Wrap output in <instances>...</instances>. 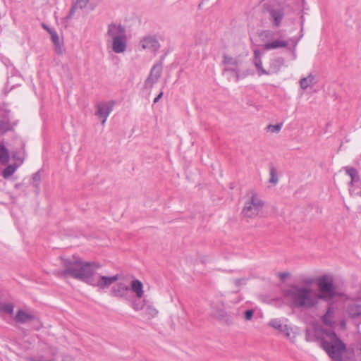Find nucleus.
<instances>
[{"label":"nucleus","mask_w":361,"mask_h":361,"mask_svg":"<svg viewBox=\"0 0 361 361\" xmlns=\"http://www.w3.org/2000/svg\"><path fill=\"white\" fill-rule=\"evenodd\" d=\"M61 261L63 269H56L53 271V274L56 277L70 276L102 290L108 288L113 284L115 278L92 277L90 262L83 261L80 258L74 257L70 259L61 257Z\"/></svg>","instance_id":"nucleus-1"},{"label":"nucleus","mask_w":361,"mask_h":361,"mask_svg":"<svg viewBox=\"0 0 361 361\" xmlns=\"http://www.w3.org/2000/svg\"><path fill=\"white\" fill-rule=\"evenodd\" d=\"M315 334L321 340V345L329 356L334 361H344L343 354L345 344L337 336L333 330H326L322 327L315 329Z\"/></svg>","instance_id":"nucleus-2"},{"label":"nucleus","mask_w":361,"mask_h":361,"mask_svg":"<svg viewBox=\"0 0 361 361\" xmlns=\"http://www.w3.org/2000/svg\"><path fill=\"white\" fill-rule=\"evenodd\" d=\"M286 295L296 308L310 310L315 307L319 302L316 291L305 286L293 285L286 291Z\"/></svg>","instance_id":"nucleus-3"},{"label":"nucleus","mask_w":361,"mask_h":361,"mask_svg":"<svg viewBox=\"0 0 361 361\" xmlns=\"http://www.w3.org/2000/svg\"><path fill=\"white\" fill-rule=\"evenodd\" d=\"M245 201L241 214L243 217L254 219L262 212L264 202L254 191L247 192L245 197Z\"/></svg>","instance_id":"nucleus-4"},{"label":"nucleus","mask_w":361,"mask_h":361,"mask_svg":"<svg viewBox=\"0 0 361 361\" xmlns=\"http://www.w3.org/2000/svg\"><path fill=\"white\" fill-rule=\"evenodd\" d=\"M319 293L316 295L319 300L329 301L338 295V293L334 284L333 279L327 275H323L315 279Z\"/></svg>","instance_id":"nucleus-5"},{"label":"nucleus","mask_w":361,"mask_h":361,"mask_svg":"<svg viewBox=\"0 0 361 361\" xmlns=\"http://www.w3.org/2000/svg\"><path fill=\"white\" fill-rule=\"evenodd\" d=\"M259 37L265 42L264 44L265 50L285 48L289 44L288 42L284 39V35L281 30H266L260 33Z\"/></svg>","instance_id":"nucleus-6"},{"label":"nucleus","mask_w":361,"mask_h":361,"mask_svg":"<svg viewBox=\"0 0 361 361\" xmlns=\"http://www.w3.org/2000/svg\"><path fill=\"white\" fill-rule=\"evenodd\" d=\"M260 55L261 53L259 50H254L253 63L258 71V75L259 76L262 75H269L272 74H276L280 71L281 67L284 65L285 60L283 57H276L270 60L269 69L266 70L262 66V61L261 60Z\"/></svg>","instance_id":"nucleus-7"},{"label":"nucleus","mask_w":361,"mask_h":361,"mask_svg":"<svg viewBox=\"0 0 361 361\" xmlns=\"http://www.w3.org/2000/svg\"><path fill=\"white\" fill-rule=\"evenodd\" d=\"M211 316L217 319L218 321L226 324V325H231L234 323L237 314L230 311H227L224 303L221 300L213 302L211 304Z\"/></svg>","instance_id":"nucleus-8"},{"label":"nucleus","mask_w":361,"mask_h":361,"mask_svg":"<svg viewBox=\"0 0 361 361\" xmlns=\"http://www.w3.org/2000/svg\"><path fill=\"white\" fill-rule=\"evenodd\" d=\"M14 320L20 324L30 323L32 328L35 330H39L42 326V324L37 317L23 310H18L14 317Z\"/></svg>","instance_id":"nucleus-9"},{"label":"nucleus","mask_w":361,"mask_h":361,"mask_svg":"<svg viewBox=\"0 0 361 361\" xmlns=\"http://www.w3.org/2000/svg\"><path fill=\"white\" fill-rule=\"evenodd\" d=\"M162 70L163 65L161 62L157 63L152 66L149 75L144 82L143 88L145 90H150L153 87L154 85L161 77Z\"/></svg>","instance_id":"nucleus-10"},{"label":"nucleus","mask_w":361,"mask_h":361,"mask_svg":"<svg viewBox=\"0 0 361 361\" xmlns=\"http://www.w3.org/2000/svg\"><path fill=\"white\" fill-rule=\"evenodd\" d=\"M267 13L268 14V19L274 27H279L281 26L282 20L284 17V9L282 8H272L268 6L267 8Z\"/></svg>","instance_id":"nucleus-11"},{"label":"nucleus","mask_w":361,"mask_h":361,"mask_svg":"<svg viewBox=\"0 0 361 361\" xmlns=\"http://www.w3.org/2000/svg\"><path fill=\"white\" fill-rule=\"evenodd\" d=\"M113 109V105L110 102L99 103L97 104L95 115L102 118V124L104 126L109 114Z\"/></svg>","instance_id":"nucleus-12"},{"label":"nucleus","mask_w":361,"mask_h":361,"mask_svg":"<svg viewBox=\"0 0 361 361\" xmlns=\"http://www.w3.org/2000/svg\"><path fill=\"white\" fill-rule=\"evenodd\" d=\"M130 289V286L126 283L118 282L111 288V293L115 297L127 299Z\"/></svg>","instance_id":"nucleus-13"},{"label":"nucleus","mask_w":361,"mask_h":361,"mask_svg":"<svg viewBox=\"0 0 361 361\" xmlns=\"http://www.w3.org/2000/svg\"><path fill=\"white\" fill-rule=\"evenodd\" d=\"M107 36L111 39L126 36V28L121 24L111 23L108 26Z\"/></svg>","instance_id":"nucleus-14"},{"label":"nucleus","mask_w":361,"mask_h":361,"mask_svg":"<svg viewBox=\"0 0 361 361\" xmlns=\"http://www.w3.org/2000/svg\"><path fill=\"white\" fill-rule=\"evenodd\" d=\"M346 312L351 319H360L361 320V305L357 302H352L346 307Z\"/></svg>","instance_id":"nucleus-15"},{"label":"nucleus","mask_w":361,"mask_h":361,"mask_svg":"<svg viewBox=\"0 0 361 361\" xmlns=\"http://www.w3.org/2000/svg\"><path fill=\"white\" fill-rule=\"evenodd\" d=\"M140 44L143 49H151L154 51H157L160 44L154 36H147L144 37L141 42Z\"/></svg>","instance_id":"nucleus-16"},{"label":"nucleus","mask_w":361,"mask_h":361,"mask_svg":"<svg viewBox=\"0 0 361 361\" xmlns=\"http://www.w3.org/2000/svg\"><path fill=\"white\" fill-rule=\"evenodd\" d=\"M127 37L112 39V50L117 54L123 53L126 49Z\"/></svg>","instance_id":"nucleus-17"},{"label":"nucleus","mask_w":361,"mask_h":361,"mask_svg":"<svg viewBox=\"0 0 361 361\" xmlns=\"http://www.w3.org/2000/svg\"><path fill=\"white\" fill-rule=\"evenodd\" d=\"M90 269L91 271V275H92V277H93V278H99V277L116 278V279H114L113 283L121 279V275H119V274H116L112 276H106L99 274L96 273V270L99 269L101 267V265L99 263H96V262H90Z\"/></svg>","instance_id":"nucleus-18"},{"label":"nucleus","mask_w":361,"mask_h":361,"mask_svg":"<svg viewBox=\"0 0 361 361\" xmlns=\"http://www.w3.org/2000/svg\"><path fill=\"white\" fill-rule=\"evenodd\" d=\"M130 288L133 292L135 293V295L140 299L144 294L143 285L142 282L138 279H135L130 283Z\"/></svg>","instance_id":"nucleus-19"},{"label":"nucleus","mask_w":361,"mask_h":361,"mask_svg":"<svg viewBox=\"0 0 361 361\" xmlns=\"http://www.w3.org/2000/svg\"><path fill=\"white\" fill-rule=\"evenodd\" d=\"M334 312L333 308L331 307H329L326 312L322 317L323 323L326 326H332V325L334 324Z\"/></svg>","instance_id":"nucleus-20"},{"label":"nucleus","mask_w":361,"mask_h":361,"mask_svg":"<svg viewBox=\"0 0 361 361\" xmlns=\"http://www.w3.org/2000/svg\"><path fill=\"white\" fill-rule=\"evenodd\" d=\"M223 63L226 66H235L238 67L240 62L238 58L232 57L229 55L224 54L223 55Z\"/></svg>","instance_id":"nucleus-21"},{"label":"nucleus","mask_w":361,"mask_h":361,"mask_svg":"<svg viewBox=\"0 0 361 361\" xmlns=\"http://www.w3.org/2000/svg\"><path fill=\"white\" fill-rule=\"evenodd\" d=\"M269 326L279 330L280 332L287 330V325L283 324L280 319H272L269 322Z\"/></svg>","instance_id":"nucleus-22"},{"label":"nucleus","mask_w":361,"mask_h":361,"mask_svg":"<svg viewBox=\"0 0 361 361\" xmlns=\"http://www.w3.org/2000/svg\"><path fill=\"white\" fill-rule=\"evenodd\" d=\"M314 83V76L312 74H310L308 76L302 78L300 80V86L302 90L307 89L309 86H311Z\"/></svg>","instance_id":"nucleus-23"},{"label":"nucleus","mask_w":361,"mask_h":361,"mask_svg":"<svg viewBox=\"0 0 361 361\" xmlns=\"http://www.w3.org/2000/svg\"><path fill=\"white\" fill-rule=\"evenodd\" d=\"M158 313V310L152 305H147L145 307L144 314L148 319L157 317Z\"/></svg>","instance_id":"nucleus-24"},{"label":"nucleus","mask_w":361,"mask_h":361,"mask_svg":"<svg viewBox=\"0 0 361 361\" xmlns=\"http://www.w3.org/2000/svg\"><path fill=\"white\" fill-rule=\"evenodd\" d=\"M51 38L53 44L55 46L56 51L59 54L62 53V49L60 44L59 42V37L58 36V34L56 31H50Z\"/></svg>","instance_id":"nucleus-25"},{"label":"nucleus","mask_w":361,"mask_h":361,"mask_svg":"<svg viewBox=\"0 0 361 361\" xmlns=\"http://www.w3.org/2000/svg\"><path fill=\"white\" fill-rule=\"evenodd\" d=\"M345 173L350 177L352 182H357L360 180L358 172L353 167L345 166L343 168Z\"/></svg>","instance_id":"nucleus-26"},{"label":"nucleus","mask_w":361,"mask_h":361,"mask_svg":"<svg viewBox=\"0 0 361 361\" xmlns=\"http://www.w3.org/2000/svg\"><path fill=\"white\" fill-rule=\"evenodd\" d=\"M9 161V152L4 145L0 144V163L7 164Z\"/></svg>","instance_id":"nucleus-27"},{"label":"nucleus","mask_w":361,"mask_h":361,"mask_svg":"<svg viewBox=\"0 0 361 361\" xmlns=\"http://www.w3.org/2000/svg\"><path fill=\"white\" fill-rule=\"evenodd\" d=\"M343 357L344 361H356L355 350L353 348L345 347V350L343 351Z\"/></svg>","instance_id":"nucleus-28"},{"label":"nucleus","mask_w":361,"mask_h":361,"mask_svg":"<svg viewBox=\"0 0 361 361\" xmlns=\"http://www.w3.org/2000/svg\"><path fill=\"white\" fill-rule=\"evenodd\" d=\"M225 72H231L235 74V81H238L240 78L245 77L240 73V71L238 67L235 66H226L224 68Z\"/></svg>","instance_id":"nucleus-29"},{"label":"nucleus","mask_w":361,"mask_h":361,"mask_svg":"<svg viewBox=\"0 0 361 361\" xmlns=\"http://www.w3.org/2000/svg\"><path fill=\"white\" fill-rule=\"evenodd\" d=\"M14 305L13 303H1L0 304V311L6 312L10 315H12L13 313Z\"/></svg>","instance_id":"nucleus-30"},{"label":"nucleus","mask_w":361,"mask_h":361,"mask_svg":"<svg viewBox=\"0 0 361 361\" xmlns=\"http://www.w3.org/2000/svg\"><path fill=\"white\" fill-rule=\"evenodd\" d=\"M17 167L15 165L10 164L6 166L3 171V176L4 178H8L11 176L16 171Z\"/></svg>","instance_id":"nucleus-31"},{"label":"nucleus","mask_w":361,"mask_h":361,"mask_svg":"<svg viewBox=\"0 0 361 361\" xmlns=\"http://www.w3.org/2000/svg\"><path fill=\"white\" fill-rule=\"evenodd\" d=\"M144 301L134 300L132 303V307L135 311H140L145 309Z\"/></svg>","instance_id":"nucleus-32"},{"label":"nucleus","mask_w":361,"mask_h":361,"mask_svg":"<svg viewBox=\"0 0 361 361\" xmlns=\"http://www.w3.org/2000/svg\"><path fill=\"white\" fill-rule=\"evenodd\" d=\"M269 183L276 185L279 180L276 176V169L274 167H271L270 169V178H269Z\"/></svg>","instance_id":"nucleus-33"},{"label":"nucleus","mask_w":361,"mask_h":361,"mask_svg":"<svg viewBox=\"0 0 361 361\" xmlns=\"http://www.w3.org/2000/svg\"><path fill=\"white\" fill-rule=\"evenodd\" d=\"M282 126L283 124L282 123H277L276 125H271V124H269L268 126H267V129L271 131V133H279L281 128H282Z\"/></svg>","instance_id":"nucleus-34"},{"label":"nucleus","mask_w":361,"mask_h":361,"mask_svg":"<svg viewBox=\"0 0 361 361\" xmlns=\"http://www.w3.org/2000/svg\"><path fill=\"white\" fill-rule=\"evenodd\" d=\"M32 180H33V185L35 188H38L40 180H41V176H40L39 171H37L33 174Z\"/></svg>","instance_id":"nucleus-35"},{"label":"nucleus","mask_w":361,"mask_h":361,"mask_svg":"<svg viewBox=\"0 0 361 361\" xmlns=\"http://www.w3.org/2000/svg\"><path fill=\"white\" fill-rule=\"evenodd\" d=\"M247 281V279L243 277V278H240V279H238L233 280V283L235 284V286L237 288H240V286H242L243 285H245Z\"/></svg>","instance_id":"nucleus-36"},{"label":"nucleus","mask_w":361,"mask_h":361,"mask_svg":"<svg viewBox=\"0 0 361 361\" xmlns=\"http://www.w3.org/2000/svg\"><path fill=\"white\" fill-rule=\"evenodd\" d=\"M89 3V0H76V2L74 3L79 8L83 9L85 8L87 4Z\"/></svg>","instance_id":"nucleus-37"},{"label":"nucleus","mask_w":361,"mask_h":361,"mask_svg":"<svg viewBox=\"0 0 361 361\" xmlns=\"http://www.w3.org/2000/svg\"><path fill=\"white\" fill-rule=\"evenodd\" d=\"M253 314H254L253 310L250 309V310H246L244 313L245 320H251L253 317Z\"/></svg>","instance_id":"nucleus-38"},{"label":"nucleus","mask_w":361,"mask_h":361,"mask_svg":"<svg viewBox=\"0 0 361 361\" xmlns=\"http://www.w3.org/2000/svg\"><path fill=\"white\" fill-rule=\"evenodd\" d=\"M30 361H55V360L53 358L50 359V360H47L44 356H40V357H31V358H30Z\"/></svg>","instance_id":"nucleus-39"},{"label":"nucleus","mask_w":361,"mask_h":361,"mask_svg":"<svg viewBox=\"0 0 361 361\" xmlns=\"http://www.w3.org/2000/svg\"><path fill=\"white\" fill-rule=\"evenodd\" d=\"M78 7L75 4H73V6L71 7L70 11H69V13L68 15L67 16V18L68 19H70L73 17V16L74 15V13H75V11L76 9L78 8Z\"/></svg>","instance_id":"nucleus-40"},{"label":"nucleus","mask_w":361,"mask_h":361,"mask_svg":"<svg viewBox=\"0 0 361 361\" xmlns=\"http://www.w3.org/2000/svg\"><path fill=\"white\" fill-rule=\"evenodd\" d=\"M289 276V274L287 272H280L279 273V277L281 281H284L288 276Z\"/></svg>","instance_id":"nucleus-41"},{"label":"nucleus","mask_w":361,"mask_h":361,"mask_svg":"<svg viewBox=\"0 0 361 361\" xmlns=\"http://www.w3.org/2000/svg\"><path fill=\"white\" fill-rule=\"evenodd\" d=\"M162 96H163V92L161 91L160 93L157 96V97L154 98V104L157 103L159 101V99L162 97Z\"/></svg>","instance_id":"nucleus-42"},{"label":"nucleus","mask_w":361,"mask_h":361,"mask_svg":"<svg viewBox=\"0 0 361 361\" xmlns=\"http://www.w3.org/2000/svg\"><path fill=\"white\" fill-rule=\"evenodd\" d=\"M304 282L307 285H311L313 283H315V279H307Z\"/></svg>","instance_id":"nucleus-43"},{"label":"nucleus","mask_w":361,"mask_h":361,"mask_svg":"<svg viewBox=\"0 0 361 361\" xmlns=\"http://www.w3.org/2000/svg\"><path fill=\"white\" fill-rule=\"evenodd\" d=\"M6 128V123L4 121H0V130H4Z\"/></svg>","instance_id":"nucleus-44"},{"label":"nucleus","mask_w":361,"mask_h":361,"mask_svg":"<svg viewBox=\"0 0 361 361\" xmlns=\"http://www.w3.org/2000/svg\"><path fill=\"white\" fill-rule=\"evenodd\" d=\"M305 339L307 341H312V340L310 337V331L308 329L306 330L305 332Z\"/></svg>","instance_id":"nucleus-45"},{"label":"nucleus","mask_w":361,"mask_h":361,"mask_svg":"<svg viewBox=\"0 0 361 361\" xmlns=\"http://www.w3.org/2000/svg\"><path fill=\"white\" fill-rule=\"evenodd\" d=\"M282 333L285 334V335L287 337H290V331H289V328L288 326H287V330L283 331Z\"/></svg>","instance_id":"nucleus-46"},{"label":"nucleus","mask_w":361,"mask_h":361,"mask_svg":"<svg viewBox=\"0 0 361 361\" xmlns=\"http://www.w3.org/2000/svg\"><path fill=\"white\" fill-rule=\"evenodd\" d=\"M42 27H44V29H45L46 30H47L49 32V33L50 34V31H54L53 30L50 29L46 24L43 23L42 24Z\"/></svg>","instance_id":"nucleus-47"},{"label":"nucleus","mask_w":361,"mask_h":361,"mask_svg":"<svg viewBox=\"0 0 361 361\" xmlns=\"http://www.w3.org/2000/svg\"><path fill=\"white\" fill-rule=\"evenodd\" d=\"M20 183L16 184V185H15V187H16V188H20Z\"/></svg>","instance_id":"nucleus-48"},{"label":"nucleus","mask_w":361,"mask_h":361,"mask_svg":"<svg viewBox=\"0 0 361 361\" xmlns=\"http://www.w3.org/2000/svg\"><path fill=\"white\" fill-rule=\"evenodd\" d=\"M13 159H18V156H16V154H13Z\"/></svg>","instance_id":"nucleus-49"},{"label":"nucleus","mask_w":361,"mask_h":361,"mask_svg":"<svg viewBox=\"0 0 361 361\" xmlns=\"http://www.w3.org/2000/svg\"><path fill=\"white\" fill-rule=\"evenodd\" d=\"M301 1H302V5H305L306 4L305 0H301Z\"/></svg>","instance_id":"nucleus-50"},{"label":"nucleus","mask_w":361,"mask_h":361,"mask_svg":"<svg viewBox=\"0 0 361 361\" xmlns=\"http://www.w3.org/2000/svg\"><path fill=\"white\" fill-rule=\"evenodd\" d=\"M353 183H354V182H352V180H350V185H353Z\"/></svg>","instance_id":"nucleus-51"}]
</instances>
